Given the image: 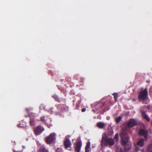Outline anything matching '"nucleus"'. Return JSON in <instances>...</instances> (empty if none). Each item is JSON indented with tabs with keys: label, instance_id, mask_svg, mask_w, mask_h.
Wrapping results in <instances>:
<instances>
[{
	"label": "nucleus",
	"instance_id": "obj_1",
	"mask_svg": "<svg viewBox=\"0 0 152 152\" xmlns=\"http://www.w3.org/2000/svg\"><path fill=\"white\" fill-rule=\"evenodd\" d=\"M114 141L113 138L107 137L105 133L103 134L100 143L101 147H105L108 145H114Z\"/></svg>",
	"mask_w": 152,
	"mask_h": 152
},
{
	"label": "nucleus",
	"instance_id": "obj_2",
	"mask_svg": "<svg viewBox=\"0 0 152 152\" xmlns=\"http://www.w3.org/2000/svg\"><path fill=\"white\" fill-rule=\"evenodd\" d=\"M121 136L122 139V144L125 147V149L126 151H128L129 150L130 148V146L129 145L128 148L126 147L129 139L128 135L126 133L123 132L121 133Z\"/></svg>",
	"mask_w": 152,
	"mask_h": 152
},
{
	"label": "nucleus",
	"instance_id": "obj_3",
	"mask_svg": "<svg viewBox=\"0 0 152 152\" xmlns=\"http://www.w3.org/2000/svg\"><path fill=\"white\" fill-rule=\"evenodd\" d=\"M56 135V134L54 132L51 133L49 135L45 137V142L48 144L52 143L55 140Z\"/></svg>",
	"mask_w": 152,
	"mask_h": 152
},
{
	"label": "nucleus",
	"instance_id": "obj_4",
	"mask_svg": "<svg viewBox=\"0 0 152 152\" xmlns=\"http://www.w3.org/2000/svg\"><path fill=\"white\" fill-rule=\"evenodd\" d=\"M148 96L147 89L145 88L142 91L140 92L139 96V99L141 101H143L147 98Z\"/></svg>",
	"mask_w": 152,
	"mask_h": 152
},
{
	"label": "nucleus",
	"instance_id": "obj_5",
	"mask_svg": "<svg viewBox=\"0 0 152 152\" xmlns=\"http://www.w3.org/2000/svg\"><path fill=\"white\" fill-rule=\"evenodd\" d=\"M44 130V128L41 126L37 127L34 129V132L35 134L37 135L40 134Z\"/></svg>",
	"mask_w": 152,
	"mask_h": 152
},
{
	"label": "nucleus",
	"instance_id": "obj_6",
	"mask_svg": "<svg viewBox=\"0 0 152 152\" xmlns=\"http://www.w3.org/2000/svg\"><path fill=\"white\" fill-rule=\"evenodd\" d=\"M82 145V143L80 140H77L76 146L75 148V151L77 152H80Z\"/></svg>",
	"mask_w": 152,
	"mask_h": 152
},
{
	"label": "nucleus",
	"instance_id": "obj_7",
	"mask_svg": "<svg viewBox=\"0 0 152 152\" xmlns=\"http://www.w3.org/2000/svg\"><path fill=\"white\" fill-rule=\"evenodd\" d=\"M139 133L140 135L144 136L145 139H147L148 136V132L147 130L143 129H140Z\"/></svg>",
	"mask_w": 152,
	"mask_h": 152
},
{
	"label": "nucleus",
	"instance_id": "obj_8",
	"mask_svg": "<svg viewBox=\"0 0 152 152\" xmlns=\"http://www.w3.org/2000/svg\"><path fill=\"white\" fill-rule=\"evenodd\" d=\"M136 121L134 119H130L128 123V126L129 127H132L135 126L137 124Z\"/></svg>",
	"mask_w": 152,
	"mask_h": 152
},
{
	"label": "nucleus",
	"instance_id": "obj_9",
	"mask_svg": "<svg viewBox=\"0 0 152 152\" xmlns=\"http://www.w3.org/2000/svg\"><path fill=\"white\" fill-rule=\"evenodd\" d=\"M64 145L66 148L70 147L71 146V143L69 139H66L64 142Z\"/></svg>",
	"mask_w": 152,
	"mask_h": 152
},
{
	"label": "nucleus",
	"instance_id": "obj_10",
	"mask_svg": "<svg viewBox=\"0 0 152 152\" xmlns=\"http://www.w3.org/2000/svg\"><path fill=\"white\" fill-rule=\"evenodd\" d=\"M106 125L105 124L102 122H99L96 124V126L100 129H102L105 127Z\"/></svg>",
	"mask_w": 152,
	"mask_h": 152
},
{
	"label": "nucleus",
	"instance_id": "obj_11",
	"mask_svg": "<svg viewBox=\"0 0 152 152\" xmlns=\"http://www.w3.org/2000/svg\"><path fill=\"white\" fill-rule=\"evenodd\" d=\"M137 145L139 146L142 147L144 144V140L143 139L140 140L137 143Z\"/></svg>",
	"mask_w": 152,
	"mask_h": 152
},
{
	"label": "nucleus",
	"instance_id": "obj_12",
	"mask_svg": "<svg viewBox=\"0 0 152 152\" xmlns=\"http://www.w3.org/2000/svg\"><path fill=\"white\" fill-rule=\"evenodd\" d=\"M91 143L90 142H87L85 148V151L86 152H89L91 150L90 147Z\"/></svg>",
	"mask_w": 152,
	"mask_h": 152
},
{
	"label": "nucleus",
	"instance_id": "obj_13",
	"mask_svg": "<svg viewBox=\"0 0 152 152\" xmlns=\"http://www.w3.org/2000/svg\"><path fill=\"white\" fill-rule=\"evenodd\" d=\"M142 115L143 118L146 119L147 121H150V118L148 116L146 115L145 112L143 111L142 112Z\"/></svg>",
	"mask_w": 152,
	"mask_h": 152
},
{
	"label": "nucleus",
	"instance_id": "obj_14",
	"mask_svg": "<svg viewBox=\"0 0 152 152\" xmlns=\"http://www.w3.org/2000/svg\"><path fill=\"white\" fill-rule=\"evenodd\" d=\"M38 152H48V151L44 146H41Z\"/></svg>",
	"mask_w": 152,
	"mask_h": 152
},
{
	"label": "nucleus",
	"instance_id": "obj_15",
	"mask_svg": "<svg viewBox=\"0 0 152 152\" xmlns=\"http://www.w3.org/2000/svg\"><path fill=\"white\" fill-rule=\"evenodd\" d=\"M148 152H152V145H149L147 148Z\"/></svg>",
	"mask_w": 152,
	"mask_h": 152
},
{
	"label": "nucleus",
	"instance_id": "obj_16",
	"mask_svg": "<svg viewBox=\"0 0 152 152\" xmlns=\"http://www.w3.org/2000/svg\"><path fill=\"white\" fill-rule=\"evenodd\" d=\"M34 119H31L30 120V124L31 126H33L34 125Z\"/></svg>",
	"mask_w": 152,
	"mask_h": 152
},
{
	"label": "nucleus",
	"instance_id": "obj_17",
	"mask_svg": "<svg viewBox=\"0 0 152 152\" xmlns=\"http://www.w3.org/2000/svg\"><path fill=\"white\" fill-rule=\"evenodd\" d=\"M113 95L114 96V97L115 101H116V100L118 98V94L117 93H114L113 94Z\"/></svg>",
	"mask_w": 152,
	"mask_h": 152
},
{
	"label": "nucleus",
	"instance_id": "obj_18",
	"mask_svg": "<svg viewBox=\"0 0 152 152\" xmlns=\"http://www.w3.org/2000/svg\"><path fill=\"white\" fill-rule=\"evenodd\" d=\"M121 117L120 116L118 117L116 119V122L118 123L121 120Z\"/></svg>",
	"mask_w": 152,
	"mask_h": 152
},
{
	"label": "nucleus",
	"instance_id": "obj_19",
	"mask_svg": "<svg viewBox=\"0 0 152 152\" xmlns=\"http://www.w3.org/2000/svg\"><path fill=\"white\" fill-rule=\"evenodd\" d=\"M118 135L117 134H115L114 137V139L117 142L118 140Z\"/></svg>",
	"mask_w": 152,
	"mask_h": 152
},
{
	"label": "nucleus",
	"instance_id": "obj_20",
	"mask_svg": "<svg viewBox=\"0 0 152 152\" xmlns=\"http://www.w3.org/2000/svg\"><path fill=\"white\" fill-rule=\"evenodd\" d=\"M41 120L44 122H45V120H44V117H43L41 118Z\"/></svg>",
	"mask_w": 152,
	"mask_h": 152
},
{
	"label": "nucleus",
	"instance_id": "obj_21",
	"mask_svg": "<svg viewBox=\"0 0 152 152\" xmlns=\"http://www.w3.org/2000/svg\"><path fill=\"white\" fill-rule=\"evenodd\" d=\"M86 110V109L85 108H83L82 109V112H84Z\"/></svg>",
	"mask_w": 152,
	"mask_h": 152
},
{
	"label": "nucleus",
	"instance_id": "obj_22",
	"mask_svg": "<svg viewBox=\"0 0 152 152\" xmlns=\"http://www.w3.org/2000/svg\"><path fill=\"white\" fill-rule=\"evenodd\" d=\"M20 124H18V126H18V127H23V126H20Z\"/></svg>",
	"mask_w": 152,
	"mask_h": 152
},
{
	"label": "nucleus",
	"instance_id": "obj_23",
	"mask_svg": "<svg viewBox=\"0 0 152 152\" xmlns=\"http://www.w3.org/2000/svg\"><path fill=\"white\" fill-rule=\"evenodd\" d=\"M23 147L24 148H25V146H23Z\"/></svg>",
	"mask_w": 152,
	"mask_h": 152
},
{
	"label": "nucleus",
	"instance_id": "obj_24",
	"mask_svg": "<svg viewBox=\"0 0 152 152\" xmlns=\"http://www.w3.org/2000/svg\"><path fill=\"white\" fill-rule=\"evenodd\" d=\"M113 133V131H112V134Z\"/></svg>",
	"mask_w": 152,
	"mask_h": 152
},
{
	"label": "nucleus",
	"instance_id": "obj_25",
	"mask_svg": "<svg viewBox=\"0 0 152 152\" xmlns=\"http://www.w3.org/2000/svg\"><path fill=\"white\" fill-rule=\"evenodd\" d=\"M52 126V125H51V126H49V127H50V126Z\"/></svg>",
	"mask_w": 152,
	"mask_h": 152
}]
</instances>
